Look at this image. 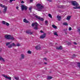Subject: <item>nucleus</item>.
I'll return each instance as SVG.
<instances>
[{"mask_svg": "<svg viewBox=\"0 0 80 80\" xmlns=\"http://www.w3.org/2000/svg\"><path fill=\"white\" fill-rule=\"evenodd\" d=\"M71 3L73 6H75V7H73L74 9H80V6L78 7V6L79 5L78 3L76 1H72Z\"/></svg>", "mask_w": 80, "mask_h": 80, "instance_id": "nucleus-1", "label": "nucleus"}, {"mask_svg": "<svg viewBox=\"0 0 80 80\" xmlns=\"http://www.w3.org/2000/svg\"><path fill=\"white\" fill-rule=\"evenodd\" d=\"M36 8H37L36 10L38 11H41L42 10V9L43 8V6H42L41 4L38 3L36 5Z\"/></svg>", "mask_w": 80, "mask_h": 80, "instance_id": "nucleus-2", "label": "nucleus"}, {"mask_svg": "<svg viewBox=\"0 0 80 80\" xmlns=\"http://www.w3.org/2000/svg\"><path fill=\"white\" fill-rule=\"evenodd\" d=\"M4 37L5 38L8 40H15L13 37L10 35L7 34L4 36Z\"/></svg>", "mask_w": 80, "mask_h": 80, "instance_id": "nucleus-3", "label": "nucleus"}, {"mask_svg": "<svg viewBox=\"0 0 80 80\" xmlns=\"http://www.w3.org/2000/svg\"><path fill=\"white\" fill-rule=\"evenodd\" d=\"M38 23L37 22L33 23L32 24V27H35L34 28V30H38Z\"/></svg>", "mask_w": 80, "mask_h": 80, "instance_id": "nucleus-4", "label": "nucleus"}, {"mask_svg": "<svg viewBox=\"0 0 80 80\" xmlns=\"http://www.w3.org/2000/svg\"><path fill=\"white\" fill-rule=\"evenodd\" d=\"M21 8L22 11H23L24 10H27V7L23 4L21 5Z\"/></svg>", "mask_w": 80, "mask_h": 80, "instance_id": "nucleus-5", "label": "nucleus"}, {"mask_svg": "<svg viewBox=\"0 0 80 80\" xmlns=\"http://www.w3.org/2000/svg\"><path fill=\"white\" fill-rule=\"evenodd\" d=\"M35 17H36V18H38L39 20L41 21H43V19L42 18H41L40 17H39L38 16H36Z\"/></svg>", "mask_w": 80, "mask_h": 80, "instance_id": "nucleus-6", "label": "nucleus"}, {"mask_svg": "<svg viewBox=\"0 0 80 80\" xmlns=\"http://www.w3.org/2000/svg\"><path fill=\"white\" fill-rule=\"evenodd\" d=\"M21 57L20 58V60H22V59H24L25 58V55L23 54H21Z\"/></svg>", "mask_w": 80, "mask_h": 80, "instance_id": "nucleus-7", "label": "nucleus"}, {"mask_svg": "<svg viewBox=\"0 0 80 80\" xmlns=\"http://www.w3.org/2000/svg\"><path fill=\"white\" fill-rule=\"evenodd\" d=\"M47 35V34H46V33H44L43 34V35H42V36H41L40 37V38H45V37H46V35Z\"/></svg>", "mask_w": 80, "mask_h": 80, "instance_id": "nucleus-8", "label": "nucleus"}, {"mask_svg": "<svg viewBox=\"0 0 80 80\" xmlns=\"http://www.w3.org/2000/svg\"><path fill=\"white\" fill-rule=\"evenodd\" d=\"M7 10V7H6L2 11L3 13H6Z\"/></svg>", "mask_w": 80, "mask_h": 80, "instance_id": "nucleus-9", "label": "nucleus"}, {"mask_svg": "<svg viewBox=\"0 0 80 80\" xmlns=\"http://www.w3.org/2000/svg\"><path fill=\"white\" fill-rule=\"evenodd\" d=\"M35 48L36 50H40L41 49V47L39 45L36 46Z\"/></svg>", "mask_w": 80, "mask_h": 80, "instance_id": "nucleus-10", "label": "nucleus"}, {"mask_svg": "<svg viewBox=\"0 0 80 80\" xmlns=\"http://www.w3.org/2000/svg\"><path fill=\"white\" fill-rule=\"evenodd\" d=\"M3 76L4 77H5V78H7V79H9V80H11V79H12L11 78V77H7V76L6 75H3Z\"/></svg>", "mask_w": 80, "mask_h": 80, "instance_id": "nucleus-11", "label": "nucleus"}, {"mask_svg": "<svg viewBox=\"0 0 80 80\" xmlns=\"http://www.w3.org/2000/svg\"><path fill=\"white\" fill-rule=\"evenodd\" d=\"M26 33L28 34H30V35H32L33 34V32H30V31H27L26 32Z\"/></svg>", "mask_w": 80, "mask_h": 80, "instance_id": "nucleus-12", "label": "nucleus"}, {"mask_svg": "<svg viewBox=\"0 0 80 80\" xmlns=\"http://www.w3.org/2000/svg\"><path fill=\"white\" fill-rule=\"evenodd\" d=\"M0 61H2V62H5V59H4L1 56H0Z\"/></svg>", "mask_w": 80, "mask_h": 80, "instance_id": "nucleus-13", "label": "nucleus"}, {"mask_svg": "<svg viewBox=\"0 0 80 80\" xmlns=\"http://www.w3.org/2000/svg\"><path fill=\"white\" fill-rule=\"evenodd\" d=\"M57 50H62V47L60 46L59 47H57L56 48Z\"/></svg>", "mask_w": 80, "mask_h": 80, "instance_id": "nucleus-14", "label": "nucleus"}, {"mask_svg": "<svg viewBox=\"0 0 80 80\" xmlns=\"http://www.w3.org/2000/svg\"><path fill=\"white\" fill-rule=\"evenodd\" d=\"M57 18L59 21H60V20H61V16L58 15L57 16Z\"/></svg>", "mask_w": 80, "mask_h": 80, "instance_id": "nucleus-15", "label": "nucleus"}, {"mask_svg": "<svg viewBox=\"0 0 80 80\" xmlns=\"http://www.w3.org/2000/svg\"><path fill=\"white\" fill-rule=\"evenodd\" d=\"M0 6H1V7H2V8H6V7H7L4 5H3V4H1L0 5Z\"/></svg>", "mask_w": 80, "mask_h": 80, "instance_id": "nucleus-16", "label": "nucleus"}, {"mask_svg": "<svg viewBox=\"0 0 80 80\" xmlns=\"http://www.w3.org/2000/svg\"><path fill=\"white\" fill-rule=\"evenodd\" d=\"M58 8H63V6H58Z\"/></svg>", "mask_w": 80, "mask_h": 80, "instance_id": "nucleus-17", "label": "nucleus"}, {"mask_svg": "<svg viewBox=\"0 0 80 80\" xmlns=\"http://www.w3.org/2000/svg\"><path fill=\"white\" fill-rule=\"evenodd\" d=\"M23 21L24 22H25V23H28L29 22L28 21H27L26 19H24Z\"/></svg>", "mask_w": 80, "mask_h": 80, "instance_id": "nucleus-18", "label": "nucleus"}, {"mask_svg": "<svg viewBox=\"0 0 80 80\" xmlns=\"http://www.w3.org/2000/svg\"><path fill=\"white\" fill-rule=\"evenodd\" d=\"M52 27L53 28H55V29H57V27L55 25L53 24L52 25Z\"/></svg>", "mask_w": 80, "mask_h": 80, "instance_id": "nucleus-19", "label": "nucleus"}, {"mask_svg": "<svg viewBox=\"0 0 80 80\" xmlns=\"http://www.w3.org/2000/svg\"><path fill=\"white\" fill-rule=\"evenodd\" d=\"M70 18H71V16H68L67 18V19L69 21L70 20Z\"/></svg>", "mask_w": 80, "mask_h": 80, "instance_id": "nucleus-20", "label": "nucleus"}, {"mask_svg": "<svg viewBox=\"0 0 80 80\" xmlns=\"http://www.w3.org/2000/svg\"><path fill=\"white\" fill-rule=\"evenodd\" d=\"M44 23L45 25H47V26L48 25V21H45Z\"/></svg>", "mask_w": 80, "mask_h": 80, "instance_id": "nucleus-21", "label": "nucleus"}, {"mask_svg": "<svg viewBox=\"0 0 80 80\" xmlns=\"http://www.w3.org/2000/svg\"><path fill=\"white\" fill-rule=\"evenodd\" d=\"M63 25H65L66 26H68V23H67V22H63Z\"/></svg>", "mask_w": 80, "mask_h": 80, "instance_id": "nucleus-22", "label": "nucleus"}, {"mask_svg": "<svg viewBox=\"0 0 80 80\" xmlns=\"http://www.w3.org/2000/svg\"><path fill=\"white\" fill-rule=\"evenodd\" d=\"M52 78V77L48 76L47 78V79L48 80H51Z\"/></svg>", "mask_w": 80, "mask_h": 80, "instance_id": "nucleus-23", "label": "nucleus"}, {"mask_svg": "<svg viewBox=\"0 0 80 80\" xmlns=\"http://www.w3.org/2000/svg\"><path fill=\"white\" fill-rule=\"evenodd\" d=\"M11 43H12V42H7L6 44V46H8V45H9Z\"/></svg>", "mask_w": 80, "mask_h": 80, "instance_id": "nucleus-24", "label": "nucleus"}, {"mask_svg": "<svg viewBox=\"0 0 80 80\" xmlns=\"http://www.w3.org/2000/svg\"><path fill=\"white\" fill-rule=\"evenodd\" d=\"M54 35H56V36H58V35L57 34V32H54Z\"/></svg>", "mask_w": 80, "mask_h": 80, "instance_id": "nucleus-25", "label": "nucleus"}, {"mask_svg": "<svg viewBox=\"0 0 80 80\" xmlns=\"http://www.w3.org/2000/svg\"><path fill=\"white\" fill-rule=\"evenodd\" d=\"M15 79H16V80H19V78L18 77H16L15 76L14 77Z\"/></svg>", "mask_w": 80, "mask_h": 80, "instance_id": "nucleus-26", "label": "nucleus"}, {"mask_svg": "<svg viewBox=\"0 0 80 80\" xmlns=\"http://www.w3.org/2000/svg\"><path fill=\"white\" fill-rule=\"evenodd\" d=\"M6 23H7V22H6L5 21H2V23L4 25H6Z\"/></svg>", "mask_w": 80, "mask_h": 80, "instance_id": "nucleus-27", "label": "nucleus"}, {"mask_svg": "<svg viewBox=\"0 0 80 80\" xmlns=\"http://www.w3.org/2000/svg\"><path fill=\"white\" fill-rule=\"evenodd\" d=\"M48 16L49 17H50L51 18H52V15L50 14H48Z\"/></svg>", "mask_w": 80, "mask_h": 80, "instance_id": "nucleus-28", "label": "nucleus"}, {"mask_svg": "<svg viewBox=\"0 0 80 80\" xmlns=\"http://www.w3.org/2000/svg\"><path fill=\"white\" fill-rule=\"evenodd\" d=\"M12 47H14V46H16V45L14 43H12V44H11Z\"/></svg>", "mask_w": 80, "mask_h": 80, "instance_id": "nucleus-29", "label": "nucleus"}, {"mask_svg": "<svg viewBox=\"0 0 80 80\" xmlns=\"http://www.w3.org/2000/svg\"><path fill=\"white\" fill-rule=\"evenodd\" d=\"M28 53L29 54H31L32 53V52L30 51H28Z\"/></svg>", "mask_w": 80, "mask_h": 80, "instance_id": "nucleus-30", "label": "nucleus"}, {"mask_svg": "<svg viewBox=\"0 0 80 80\" xmlns=\"http://www.w3.org/2000/svg\"><path fill=\"white\" fill-rule=\"evenodd\" d=\"M76 56H75V54H73L72 56V58H74V57H75Z\"/></svg>", "mask_w": 80, "mask_h": 80, "instance_id": "nucleus-31", "label": "nucleus"}, {"mask_svg": "<svg viewBox=\"0 0 80 80\" xmlns=\"http://www.w3.org/2000/svg\"><path fill=\"white\" fill-rule=\"evenodd\" d=\"M12 46L11 44L9 46H8V48H12Z\"/></svg>", "mask_w": 80, "mask_h": 80, "instance_id": "nucleus-32", "label": "nucleus"}, {"mask_svg": "<svg viewBox=\"0 0 80 80\" xmlns=\"http://www.w3.org/2000/svg\"><path fill=\"white\" fill-rule=\"evenodd\" d=\"M6 25L7 26H9V23H8V22H6Z\"/></svg>", "mask_w": 80, "mask_h": 80, "instance_id": "nucleus-33", "label": "nucleus"}, {"mask_svg": "<svg viewBox=\"0 0 80 80\" xmlns=\"http://www.w3.org/2000/svg\"><path fill=\"white\" fill-rule=\"evenodd\" d=\"M16 46L17 47H19V46H20V45L19 43H18L17 44Z\"/></svg>", "mask_w": 80, "mask_h": 80, "instance_id": "nucleus-34", "label": "nucleus"}, {"mask_svg": "<svg viewBox=\"0 0 80 80\" xmlns=\"http://www.w3.org/2000/svg\"><path fill=\"white\" fill-rule=\"evenodd\" d=\"M16 0H10V2L12 3V1H15Z\"/></svg>", "mask_w": 80, "mask_h": 80, "instance_id": "nucleus-35", "label": "nucleus"}, {"mask_svg": "<svg viewBox=\"0 0 80 80\" xmlns=\"http://www.w3.org/2000/svg\"><path fill=\"white\" fill-rule=\"evenodd\" d=\"M32 9V7H31L29 8V10L31 11V10Z\"/></svg>", "mask_w": 80, "mask_h": 80, "instance_id": "nucleus-36", "label": "nucleus"}, {"mask_svg": "<svg viewBox=\"0 0 80 80\" xmlns=\"http://www.w3.org/2000/svg\"><path fill=\"white\" fill-rule=\"evenodd\" d=\"M78 32H79V33H80V28H78Z\"/></svg>", "mask_w": 80, "mask_h": 80, "instance_id": "nucleus-37", "label": "nucleus"}, {"mask_svg": "<svg viewBox=\"0 0 80 80\" xmlns=\"http://www.w3.org/2000/svg\"><path fill=\"white\" fill-rule=\"evenodd\" d=\"M71 43L70 42H68V45H71Z\"/></svg>", "mask_w": 80, "mask_h": 80, "instance_id": "nucleus-38", "label": "nucleus"}, {"mask_svg": "<svg viewBox=\"0 0 80 80\" xmlns=\"http://www.w3.org/2000/svg\"><path fill=\"white\" fill-rule=\"evenodd\" d=\"M73 43L74 45H77V43L75 42H74Z\"/></svg>", "mask_w": 80, "mask_h": 80, "instance_id": "nucleus-39", "label": "nucleus"}, {"mask_svg": "<svg viewBox=\"0 0 80 80\" xmlns=\"http://www.w3.org/2000/svg\"><path fill=\"white\" fill-rule=\"evenodd\" d=\"M69 30H72V28L71 27H69Z\"/></svg>", "mask_w": 80, "mask_h": 80, "instance_id": "nucleus-40", "label": "nucleus"}, {"mask_svg": "<svg viewBox=\"0 0 80 80\" xmlns=\"http://www.w3.org/2000/svg\"><path fill=\"white\" fill-rule=\"evenodd\" d=\"M18 8H19V7H18V6H17L16 7V9H17V10H18Z\"/></svg>", "mask_w": 80, "mask_h": 80, "instance_id": "nucleus-41", "label": "nucleus"}, {"mask_svg": "<svg viewBox=\"0 0 80 80\" xmlns=\"http://www.w3.org/2000/svg\"><path fill=\"white\" fill-rule=\"evenodd\" d=\"M48 1H49V2H52V0H48Z\"/></svg>", "mask_w": 80, "mask_h": 80, "instance_id": "nucleus-42", "label": "nucleus"}, {"mask_svg": "<svg viewBox=\"0 0 80 80\" xmlns=\"http://www.w3.org/2000/svg\"><path fill=\"white\" fill-rule=\"evenodd\" d=\"M21 3H24V1H22L21 2Z\"/></svg>", "mask_w": 80, "mask_h": 80, "instance_id": "nucleus-43", "label": "nucleus"}, {"mask_svg": "<svg viewBox=\"0 0 80 80\" xmlns=\"http://www.w3.org/2000/svg\"><path fill=\"white\" fill-rule=\"evenodd\" d=\"M40 32H41V33H43V32L42 30H41Z\"/></svg>", "mask_w": 80, "mask_h": 80, "instance_id": "nucleus-44", "label": "nucleus"}, {"mask_svg": "<svg viewBox=\"0 0 80 80\" xmlns=\"http://www.w3.org/2000/svg\"><path fill=\"white\" fill-rule=\"evenodd\" d=\"M33 1V0H30V2H32Z\"/></svg>", "mask_w": 80, "mask_h": 80, "instance_id": "nucleus-45", "label": "nucleus"}, {"mask_svg": "<svg viewBox=\"0 0 80 80\" xmlns=\"http://www.w3.org/2000/svg\"><path fill=\"white\" fill-rule=\"evenodd\" d=\"M44 64H45V65H47V62H45L44 63Z\"/></svg>", "mask_w": 80, "mask_h": 80, "instance_id": "nucleus-46", "label": "nucleus"}, {"mask_svg": "<svg viewBox=\"0 0 80 80\" xmlns=\"http://www.w3.org/2000/svg\"><path fill=\"white\" fill-rule=\"evenodd\" d=\"M44 60H47V58H44Z\"/></svg>", "mask_w": 80, "mask_h": 80, "instance_id": "nucleus-47", "label": "nucleus"}, {"mask_svg": "<svg viewBox=\"0 0 80 80\" xmlns=\"http://www.w3.org/2000/svg\"><path fill=\"white\" fill-rule=\"evenodd\" d=\"M64 33H65V34H67V32H66V31H65Z\"/></svg>", "mask_w": 80, "mask_h": 80, "instance_id": "nucleus-48", "label": "nucleus"}, {"mask_svg": "<svg viewBox=\"0 0 80 80\" xmlns=\"http://www.w3.org/2000/svg\"><path fill=\"white\" fill-rule=\"evenodd\" d=\"M14 51H16L17 52V50L16 49H14Z\"/></svg>", "mask_w": 80, "mask_h": 80, "instance_id": "nucleus-49", "label": "nucleus"}, {"mask_svg": "<svg viewBox=\"0 0 80 80\" xmlns=\"http://www.w3.org/2000/svg\"><path fill=\"white\" fill-rule=\"evenodd\" d=\"M19 39H20V40H22V38H19Z\"/></svg>", "mask_w": 80, "mask_h": 80, "instance_id": "nucleus-50", "label": "nucleus"}, {"mask_svg": "<svg viewBox=\"0 0 80 80\" xmlns=\"http://www.w3.org/2000/svg\"><path fill=\"white\" fill-rule=\"evenodd\" d=\"M0 67H1V66H0Z\"/></svg>", "mask_w": 80, "mask_h": 80, "instance_id": "nucleus-51", "label": "nucleus"}]
</instances>
